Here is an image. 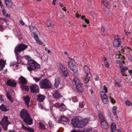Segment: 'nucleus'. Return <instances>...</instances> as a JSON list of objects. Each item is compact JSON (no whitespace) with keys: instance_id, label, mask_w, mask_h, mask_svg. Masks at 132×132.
<instances>
[{"instance_id":"nucleus-1","label":"nucleus","mask_w":132,"mask_h":132,"mask_svg":"<svg viewBox=\"0 0 132 132\" xmlns=\"http://www.w3.org/2000/svg\"><path fill=\"white\" fill-rule=\"evenodd\" d=\"M20 116L27 125H31L32 124V120L26 110L24 109L21 111Z\"/></svg>"},{"instance_id":"nucleus-2","label":"nucleus","mask_w":132,"mask_h":132,"mask_svg":"<svg viewBox=\"0 0 132 132\" xmlns=\"http://www.w3.org/2000/svg\"><path fill=\"white\" fill-rule=\"evenodd\" d=\"M83 71L84 74L82 77V79L87 84L92 77L90 69L87 65H85L84 67Z\"/></svg>"},{"instance_id":"nucleus-3","label":"nucleus","mask_w":132,"mask_h":132,"mask_svg":"<svg viewBox=\"0 0 132 132\" xmlns=\"http://www.w3.org/2000/svg\"><path fill=\"white\" fill-rule=\"evenodd\" d=\"M28 66L27 67L28 70L29 71L34 70L37 71L40 68V65L33 60H28Z\"/></svg>"},{"instance_id":"nucleus-4","label":"nucleus","mask_w":132,"mask_h":132,"mask_svg":"<svg viewBox=\"0 0 132 132\" xmlns=\"http://www.w3.org/2000/svg\"><path fill=\"white\" fill-rule=\"evenodd\" d=\"M39 85L40 88L42 89H47L51 88L52 84L50 81L46 79L42 80L40 81Z\"/></svg>"},{"instance_id":"nucleus-5","label":"nucleus","mask_w":132,"mask_h":132,"mask_svg":"<svg viewBox=\"0 0 132 132\" xmlns=\"http://www.w3.org/2000/svg\"><path fill=\"white\" fill-rule=\"evenodd\" d=\"M103 90L100 92V94L103 103L105 104H107L108 103L109 101L108 97L105 94L107 92V89L105 85L103 86Z\"/></svg>"},{"instance_id":"nucleus-6","label":"nucleus","mask_w":132,"mask_h":132,"mask_svg":"<svg viewBox=\"0 0 132 132\" xmlns=\"http://www.w3.org/2000/svg\"><path fill=\"white\" fill-rule=\"evenodd\" d=\"M27 47V46L24 44H20L16 47L15 50V53L16 54V59L18 61L19 60V54L18 52H20L23 51Z\"/></svg>"},{"instance_id":"nucleus-7","label":"nucleus","mask_w":132,"mask_h":132,"mask_svg":"<svg viewBox=\"0 0 132 132\" xmlns=\"http://www.w3.org/2000/svg\"><path fill=\"white\" fill-rule=\"evenodd\" d=\"M82 118L80 116L74 117L72 118V124L73 126L76 128H80V122Z\"/></svg>"},{"instance_id":"nucleus-8","label":"nucleus","mask_w":132,"mask_h":132,"mask_svg":"<svg viewBox=\"0 0 132 132\" xmlns=\"http://www.w3.org/2000/svg\"><path fill=\"white\" fill-rule=\"evenodd\" d=\"M10 124L11 123L8 121V117L4 116L2 121L0 122V125L2 126L5 130L6 131L8 129V125Z\"/></svg>"},{"instance_id":"nucleus-9","label":"nucleus","mask_w":132,"mask_h":132,"mask_svg":"<svg viewBox=\"0 0 132 132\" xmlns=\"http://www.w3.org/2000/svg\"><path fill=\"white\" fill-rule=\"evenodd\" d=\"M116 58L117 59L116 61V63L119 65L120 67H121L122 65L124 63V61L122 60L125 59V57L121 54L120 52H118L116 54Z\"/></svg>"},{"instance_id":"nucleus-10","label":"nucleus","mask_w":132,"mask_h":132,"mask_svg":"<svg viewBox=\"0 0 132 132\" xmlns=\"http://www.w3.org/2000/svg\"><path fill=\"white\" fill-rule=\"evenodd\" d=\"M58 69L59 71L62 72L64 76L67 77L68 75L67 68L64 65L61 64H60Z\"/></svg>"},{"instance_id":"nucleus-11","label":"nucleus","mask_w":132,"mask_h":132,"mask_svg":"<svg viewBox=\"0 0 132 132\" xmlns=\"http://www.w3.org/2000/svg\"><path fill=\"white\" fill-rule=\"evenodd\" d=\"M31 92L33 93H37L39 92V86L36 84H32L30 86Z\"/></svg>"},{"instance_id":"nucleus-12","label":"nucleus","mask_w":132,"mask_h":132,"mask_svg":"<svg viewBox=\"0 0 132 132\" xmlns=\"http://www.w3.org/2000/svg\"><path fill=\"white\" fill-rule=\"evenodd\" d=\"M52 94L53 97L56 100L59 99L62 97L59 91L57 90H54L52 93Z\"/></svg>"},{"instance_id":"nucleus-13","label":"nucleus","mask_w":132,"mask_h":132,"mask_svg":"<svg viewBox=\"0 0 132 132\" xmlns=\"http://www.w3.org/2000/svg\"><path fill=\"white\" fill-rule=\"evenodd\" d=\"M68 67L71 70L73 71L74 73H77L78 71L76 66L71 62H69L68 64Z\"/></svg>"},{"instance_id":"nucleus-14","label":"nucleus","mask_w":132,"mask_h":132,"mask_svg":"<svg viewBox=\"0 0 132 132\" xmlns=\"http://www.w3.org/2000/svg\"><path fill=\"white\" fill-rule=\"evenodd\" d=\"M121 40L120 38L117 37L116 38L113 42L114 45L115 47H119L121 45Z\"/></svg>"},{"instance_id":"nucleus-15","label":"nucleus","mask_w":132,"mask_h":132,"mask_svg":"<svg viewBox=\"0 0 132 132\" xmlns=\"http://www.w3.org/2000/svg\"><path fill=\"white\" fill-rule=\"evenodd\" d=\"M6 84L7 85L11 87H15L16 83L14 80L10 79L7 81Z\"/></svg>"},{"instance_id":"nucleus-16","label":"nucleus","mask_w":132,"mask_h":132,"mask_svg":"<svg viewBox=\"0 0 132 132\" xmlns=\"http://www.w3.org/2000/svg\"><path fill=\"white\" fill-rule=\"evenodd\" d=\"M23 99L24 101V103L29 108V104L30 100V97L28 95L26 96H24L23 97Z\"/></svg>"},{"instance_id":"nucleus-17","label":"nucleus","mask_w":132,"mask_h":132,"mask_svg":"<svg viewBox=\"0 0 132 132\" xmlns=\"http://www.w3.org/2000/svg\"><path fill=\"white\" fill-rule=\"evenodd\" d=\"M89 119L88 118L85 119L80 121V128L86 126L88 123L89 121Z\"/></svg>"},{"instance_id":"nucleus-18","label":"nucleus","mask_w":132,"mask_h":132,"mask_svg":"<svg viewBox=\"0 0 132 132\" xmlns=\"http://www.w3.org/2000/svg\"><path fill=\"white\" fill-rule=\"evenodd\" d=\"M62 122H64L66 124L69 123V120L68 119L65 117L64 116H62L61 117L60 120L58 121V122L62 123Z\"/></svg>"},{"instance_id":"nucleus-19","label":"nucleus","mask_w":132,"mask_h":132,"mask_svg":"<svg viewBox=\"0 0 132 132\" xmlns=\"http://www.w3.org/2000/svg\"><path fill=\"white\" fill-rule=\"evenodd\" d=\"M0 110L2 111L6 112L8 111L9 109V107L3 104L0 105Z\"/></svg>"},{"instance_id":"nucleus-20","label":"nucleus","mask_w":132,"mask_h":132,"mask_svg":"<svg viewBox=\"0 0 132 132\" xmlns=\"http://www.w3.org/2000/svg\"><path fill=\"white\" fill-rule=\"evenodd\" d=\"M12 90L11 89H9L7 91V93L6 95L7 96V98L11 102H13V100L12 98L10 95V94L12 92Z\"/></svg>"},{"instance_id":"nucleus-21","label":"nucleus","mask_w":132,"mask_h":132,"mask_svg":"<svg viewBox=\"0 0 132 132\" xmlns=\"http://www.w3.org/2000/svg\"><path fill=\"white\" fill-rule=\"evenodd\" d=\"M37 97V101L40 102H43L45 98L44 95L40 94L38 95Z\"/></svg>"},{"instance_id":"nucleus-22","label":"nucleus","mask_w":132,"mask_h":132,"mask_svg":"<svg viewBox=\"0 0 132 132\" xmlns=\"http://www.w3.org/2000/svg\"><path fill=\"white\" fill-rule=\"evenodd\" d=\"M19 82L22 84H26L27 82V80L25 78L22 76H21L19 78Z\"/></svg>"},{"instance_id":"nucleus-23","label":"nucleus","mask_w":132,"mask_h":132,"mask_svg":"<svg viewBox=\"0 0 132 132\" xmlns=\"http://www.w3.org/2000/svg\"><path fill=\"white\" fill-rule=\"evenodd\" d=\"M101 127L103 128L107 129L108 128V124L105 120L101 122Z\"/></svg>"},{"instance_id":"nucleus-24","label":"nucleus","mask_w":132,"mask_h":132,"mask_svg":"<svg viewBox=\"0 0 132 132\" xmlns=\"http://www.w3.org/2000/svg\"><path fill=\"white\" fill-rule=\"evenodd\" d=\"M128 70V68L126 67H122L121 68V69H120L121 72L122 73V75L123 76H127V75L126 74H125V71L127 70Z\"/></svg>"},{"instance_id":"nucleus-25","label":"nucleus","mask_w":132,"mask_h":132,"mask_svg":"<svg viewBox=\"0 0 132 132\" xmlns=\"http://www.w3.org/2000/svg\"><path fill=\"white\" fill-rule=\"evenodd\" d=\"M22 128L25 130L29 131V132H33L34 131V130L33 129L29 127H26L24 126L22 124Z\"/></svg>"},{"instance_id":"nucleus-26","label":"nucleus","mask_w":132,"mask_h":132,"mask_svg":"<svg viewBox=\"0 0 132 132\" xmlns=\"http://www.w3.org/2000/svg\"><path fill=\"white\" fill-rule=\"evenodd\" d=\"M82 85V84L80 83L76 85V88L79 92H81L83 91Z\"/></svg>"},{"instance_id":"nucleus-27","label":"nucleus","mask_w":132,"mask_h":132,"mask_svg":"<svg viewBox=\"0 0 132 132\" xmlns=\"http://www.w3.org/2000/svg\"><path fill=\"white\" fill-rule=\"evenodd\" d=\"M5 2L6 6L8 7L11 8L12 3L11 0H5Z\"/></svg>"},{"instance_id":"nucleus-28","label":"nucleus","mask_w":132,"mask_h":132,"mask_svg":"<svg viewBox=\"0 0 132 132\" xmlns=\"http://www.w3.org/2000/svg\"><path fill=\"white\" fill-rule=\"evenodd\" d=\"M1 8L2 9V11L3 15L6 17H9V16L8 14L6 13V11L3 5H2Z\"/></svg>"},{"instance_id":"nucleus-29","label":"nucleus","mask_w":132,"mask_h":132,"mask_svg":"<svg viewBox=\"0 0 132 132\" xmlns=\"http://www.w3.org/2000/svg\"><path fill=\"white\" fill-rule=\"evenodd\" d=\"M116 126L114 123H112L111 124V129L112 132H115L116 130Z\"/></svg>"},{"instance_id":"nucleus-30","label":"nucleus","mask_w":132,"mask_h":132,"mask_svg":"<svg viewBox=\"0 0 132 132\" xmlns=\"http://www.w3.org/2000/svg\"><path fill=\"white\" fill-rule=\"evenodd\" d=\"M24 84L21 85H20L21 87L22 88V90H25L28 92L29 90V88L28 86H27L24 85Z\"/></svg>"},{"instance_id":"nucleus-31","label":"nucleus","mask_w":132,"mask_h":132,"mask_svg":"<svg viewBox=\"0 0 132 132\" xmlns=\"http://www.w3.org/2000/svg\"><path fill=\"white\" fill-rule=\"evenodd\" d=\"M73 81L76 85L81 83L79 80L76 77L74 78Z\"/></svg>"},{"instance_id":"nucleus-32","label":"nucleus","mask_w":132,"mask_h":132,"mask_svg":"<svg viewBox=\"0 0 132 132\" xmlns=\"http://www.w3.org/2000/svg\"><path fill=\"white\" fill-rule=\"evenodd\" d=\"M39 128L40 129L45 130L46 129L45 125L43 123L40 122L39 124Z\"/></svg>"},{"instance_id":"nucleus-33","label":"nucleus","mask_w":132,"mask_h":132,"mask_svg":"<svg viewBox=\"0 0 132 132\" xmlns=\"http://www.w3.org/2000/svg\"><path fill=\"white\" fill-rule=\"evenodd\" d=\"M60 83V81L59 78H56L55 79V82L54 83L55 86L56 87H57Z\"/></svg>"},{"instance_id":"nucleus-34","label":"nucleus","mask_w":132,"mask_h":132,"mask_svg":"<svg viewBox=\"0 0 132 132\" xmlns=\"http://www.w3.org/2000/svg\"><path fill=\"white\" fill-rule=\"evenodd\" d=\"M98 117L99 118L101 122L104 120H105L104 118L103 114L101 113H99L98 114Z\"/></svg>"},{"instance_id":"nucleus-35","label":"nucleus","mask_w":132,"mask_h":132,"mask_svg":"<svg viewBox=\"0 0 132 132\" xmlns=\"http://www.w3.org/2000/svg\"><path fill=\"white\" fill-rule=\"evenodd\" d=\"M29 28L30 31L32 32L33 33H35L36 32L37 30L36 28L33 26H29Z\"/></svg>"},{"instance_id":"nucleus-36","label":"nucleus","mask_w":132,"mask_h":132,"mask_svg":"<svg viewBox=\"0 0 132 132\" xmlns=\"http://www.w3.org/2000/svg\"><path fill=\"white\" fill-rule=\"evenodd\" d=\"M117 109V106H114L113 108V112L114 116H116L117 118H118V116L117 115V113L116 112V110Z\"/></svg>"},{"instance_id":"nucleus-37","label":"nucleus","mask_w":132,"mask_h":132,"mask_svg":"<svg viewBox=\"0 0 132 132\" xmlns=\"http://www.w3.org/2000/svg\"><path fill=\"white\" fill-rule=\"evenodd\" d=\"M65 108V106L63 103H62L60 104V105L59 106V108L61 109L60 110L61 111H64V109Z\"/></svg>"},{"instance_id":"nucleus-38","label":"nucleus","mask_w":132,"mask_h":132,"mask_svg":"<svg viewBox=\"0 0 132 132\" xmlns=\"http://www.w3.org/2000/svg\"><path fill=\"white\" fill-rule=\"evenodd\" d=\"M120 82L121 81L120 80L117 81V80H115L114 82V85L116 86L120 87L121 86L120 84Z\"/></svg>"},{"instance_id":"nucleus-39","label":"nucleus","mask_w":132,"mask_h":132,"mask_svg":"<svg viewBox=\"0 0 132 132\" xmlns=\"http://www.w3.org/2000/svg\"><path fill=\"white\" fill-rule=\"evenodd\" d=\"M126 49L127 52V54L129 55L130 53V52L131 51V48L129 47H128L126 48Z\"/></svg>"},{"instance_id":"nucleus-40","label":"nucleus","mask_w":132,"mask_h":132,"mask_svg":"<svg viewBox=\"0 0 132 132\" xmlns=\"http://www.w3.org/2000/svg\"><path fill=\"white\" fill-rule=\"evenodd\" d=\"M81 18L82 19H83L84 20L85 22H86L87 24H88L89 23V20H88L87 19H86L85 18V16H81Z\"/></svg>"},{"instance_id":"nucleus-41","label":"nucleus","mask_w":132,"mask_h":132,"mask_svg":"<svg viewBox=\"0 0 132 132\" xmlns=\"http://www.w3.org/2000/svg\"><path fill=\"white\" fill-rule=\"evenodd\" d=\"M103 3L104 5L106 6H107L109 4V2L107 0L103 1Z\"/></svg>"},{"instance_id":"nucleus-42","label":"nucleus","mask_w":132,"mask_h":132,"mask_svg":"<svg viewBox=\"0 0 132 132\" xmlns=\"http://www.w3.org/2000/svg\"><path fill=\"white\" fill-rule=\"evenodd\" d=\"M68 59L70 60V61H69L68 63V64L69 62H71L72 64H73V62H74L75 63V60L73 59L70 58L69 57H68Z\"/></svg>"},{"instance_id":"nucleus-43","label":"nucleus","mask_w":132,"mask_h":132,"mask_svg":"<svg viewBox=\"0 0 132 132\" xmlns=\"http://www.w3.org/2000/svg\"><path fill=\"white\" fill-rule=\"evenodd\" d=\"M41 79V78L40 77H34L33 78V79L36 82H37L39 81Z\"/></svg>"},{"instance_id":"nucleus-44","label":"nucleus","mask_w":132,"mask_h":132,"mask_svg":"<svg viewBox=\"0 0 132 132\" xmlns=\"http://www.w3.org/2000/svg\"><path fill=\"white\" fill-rule=\"evenodd\" d=\"M126 105L128 106H130L132 105L131 103L129 101H127L125 102Z\"/></svg>"},{"instance_id":"nucleus-45","label":"nucleus","mask_w":132,"mask_h":132,"mask_svg":"<svg viewBox=\"0 0 132 132\" xmlns=\"http://www.w3.org/2000/svg\"><path fill=\"white\" fill-rule=\"evenodd\" d=\"M105 67L107 68H109V64L108 62H104Z\"/></svg>"},{"instance_id":"nucleus-46","label":"nucleus","mask_w":132,"mask_h":132,"mask_svg":"<svg viewBox=\"0 0 132 132\" xmlns=\"http://www.w3.org/2000/svg\"><path fill=\"white\" fill-rule=\"evenodd\" d=\"M46 24L48 27H50L51 26V23L49 20H48L47 21Z\"/></svg>"},{"instance_id":"nucleus-47","label":"nucleus","mask_w":132,"mask_h":132,"mask_svg":"<svg viewBox=\"0 0 132 132\" xmlns=\"http://www.w3.org/2000/svg\"><path fill=\"white\" fill-rule=\"evenodd\" d=\"M23 58H24L26 60H28H28H29L31 58V57L28 56H25L23 57Z\"/></svg>"},{"instance_id":"nucleus-48","label":"nucleus","mask_w":132,"mask_h":132,"mask_svg":"<svg viewBox=\"0 0 132 132\" xmlns=\"http://www.w3.org/2000/svg\"><path fill=\"white\" fill-rule=\"evenodd\" d=\"M84 103L83 102H80L79 103V106L81 108H82L83 107L84 105Z\"/></svg>"},{"instance_id":"nucleus-49","label":"nucleus","mask_w":132,"mask_h":132,"mask_svg":"<svg viewBox=\"0 0 132 132\" xmlns=\"http://www.w3.org/2000/svg\"><path fill=\"white\" fill-rule=\"evenodd\" d=\"M72 101L74 102H76L77 101V98L76 97H74L72 98Z\"/></svg>"},{"instance_id":"nucleus-50","label":"nucleus","mask_w":132,"mask_h":132,"mask_svg":"<svg viewBox=\"0 0 132 132\" xmlns=\"http://www.w3.org/2000/svg\"><path fill=\"white\" fill-rule=\"evenodd\" d=\"M110 99L112 103L113 104H114L115 103L116 101H115L114 100V99L113 98H112L110 97Z\"/></svg>"},{"instance_id":"nucleus-51","label":"nucleus","mask_w":132,"mask_h":132,"mask_svg":"<svg viewBox=\"0 0 132 132\" xmlns=\"http://www.w3.org/2000/svg\"><path fill=\"white\" fill-rule=\"evenodd\" d=\"M60 6L62 7V9L64 11H66V10L65 9V7L62 4H61L60 5Z\"/></svg>"},{"instance_id":"nucleus-52","label":"nucleus","mask_w":132,"mask_h":132,"mask_svg":"<svg viewBox=\"0 0 132 132\" xmlns=\"http://www.w3.org/2000/svg\"><path fill=\"white\" fill-rule=\"evenodd\" d=\"M61 104H59V102H58L57 103H56L54 104V106L55 107H58L59 108V106Z\"/></svg>"},{"instance_id":"nucleus-53","label":"nucleus","mask_w":132,"mask_h":132,"mask_svg":"<svg viewBox=\"0 0 132 132\" xmlns=\"http://www.w3.org/2000/svg\"><path fill=\"white\" fill-rule=\"evenodd\" d=\"M102 59L104 61V62H107V59L105 57V56L103 57V58H102Z\"/></svg>"},{"instance_id":"nucleus-54","label":"nucleus","mask_w":132,"mask_h":132,"mask_svg":"<svg viewBox=\"0 0 132 132\" xmlns=\"http://www.w3.org/2000/svg\"><path fill=\"white\" fill-rule=\"evenodd\" d=\"M37 43L39 44H42V42L39 39L37 40L36 41Z\"/></svg>"},{"instance_id":"nucleus-55","label":"nucleus","mask_w":132,"mask_h":132,"mask_svg":"<svg viewBox=\"0 0 132 132\" xmlns=\"http://www.w3.org/2000/svg\"><path fill=\"white\" fill-rule=\"evenodd\" d=\"M34 38L35 39L36 41L39 39L38 36L36 35H35L34 37Z\"/></svg>"},{"instance_id":"nucleus-56","label":"nucleus","mask_w":132,"mask_h":132,"mask_svg":"<svg viewBox=\"0 0 132 132\" xmlns=\"http://www.w3.org/2000/svg\"><path fill=\"white\" fill-rule=\"evenodd\" d=\"M52 122L51 121H50L48 122V124L49 126H50L51 127L53 126V125L52 124Z\"/></svg>"},{"instance_id":"nucleus-57","label":"nucleus","mask_w":132,"mask_h":132,"mask_svg":"<svg viewBox=\"0 0 132 132\" xmlns=\"http://www.w3.org/2000/svg\"><path fill=\"white\" fill-rule=\"evenodd\" d=\"M101 30L102 32H104L105 29L103 27H102Z\"/></svg>"},{"instance_id":"nucleus-58","label":"nucleus","mask_w":132,"mask_h":132,"mask_svg":"<svg viewBox=\"0 0 132 132\" xmlns=\"http://www.w3.org/2000/svg\"><path fill=\"white\" fill-rule=\"evenodd\" d=\"M125 34L127 35H128L129 34V32L127 31L126 30H125Z\"/></svg>"},{"instance_id":"nucleus-59","label":"nucleus","mask_w":132,"mask_h":132,"mask_svg":"<svg viewBox=\"0 0 132 132\" xmlns=\"http://www.w3.org/2000/svg\"><path fill=\"white\" fill-rule=\"evenodd\" d=\"M20 24L22 25H24V23L23 21L22 20H21L20 21Z\"/></svg>"},{"instance_id":"nucleus-60","label":"nucleus","mask_w":132,"mask_h":132,"mask_svg":"<svg viewBox=\"0 0 132 132\" xmlns=\"http://www.w3.org/2000/svg\"><path fill=\"white\" fill-rule=\"evenodd\" d=\"M92 130V128H90L89 129H88L87 132H90Z\"/></svg>"},{"instance_id":"nucleus-61","label":"nucleus","mask_w":132,"mask_h":132,"mask_svg":"<svg viewBox=\"0 0 132 132\" xmlns=\"http://www.w3.org/2000/svg\"><path fill=\"white\" fill-rule=\"evenodd\" d=\"M4 30L3 27L1 26H0V31H2Z\"/></svg>"},{"instance_id":"nucleus-62","label":"nucleus","mask_w":132,"mask_h":132,"mask_svg":"<svg viewBox=\"0 0 132 132\" xmlns=\"http://www.w3.org/2000/svg\"><path fill=\"white\" fill-rule=\"evenodd\" d=\"M71 132H82L80 131H78V130L77 131L76 130H72V131Z\"/></svg>"},{"instance_id":"nucleus-63","label":"nucleus","mask_w":132,"mask_h":132,"mask_svg":"<svg viewBox=\"0 0 132 132\" xmlns=\"http://www.w3.org/2000/svg\"><path fill=\"white\" fill-rule=\"evenodd\" d=\"M129 72L130 75L132 77V70H129Z\"/></svg>"},{"instance_id":"nucleus-64","label":"nucleus","mask_w":132,"mask_h":132,"mask_svg":"<svg viewBox=\"0 0 132 132\" xmlns=\"http://www.w3.org/2000/svg\"><path fill=\"white\" fill-rule=\"evenodd\" d=\"M9 132H16V131L14 130H9Z\"/></svg>"}]
</instances>
